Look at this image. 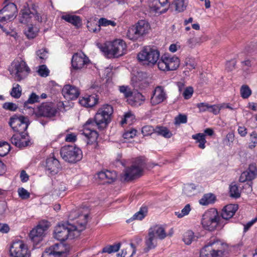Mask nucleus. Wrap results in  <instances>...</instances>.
Instances as JSON below:
<instances>
[{"instance_id":"obj_64","label":"nucleus","mask_w":257,"mask_h":257,"mask_svg":"<svg viewBox=\"0 0 257 257\" xmlns=\"http://www.w3.org/2000/svg\"><path fill=\"white\" fill-rule=\"evenodd\" d=\"M196 106L199 108L200 112H205L209 110V104L207 103H199L197 104Z\"/></svg>"},{"instance_id":"obj_61","label":"nucleus","mask_w":257,"mask_h":257,"mask_svg":"<svg viewBox=\"0 0 257 257\" xmlns=\"http://www.w3.org/2000/svg\"><path fill=\"white\" fill-rule=\"evenodd\" d=\"M134 118V116L131 112H127L124 115V118L121 121V124L122 125L132 121Z\"/></svg>"},{"instance_id":"obj_39","label":"nucleus","mask_w":257,"mask_h":257,"mask_svg":"<svg viewBox=\"0 0 257 257\" xmlns=\"http://www.w3.org/2000/svg\"><path fill=\"white\" fill-rule=\"evenodd\" d=\"M229 192L231 197L236 198L240 196V191L236 184H231L230 185Z\"/></svg>"},{"instance_id":"obj_3","label":"nucleus","mask_w":257,"mask_h":257,"mask_svg":"<svg viewBox=\"0 0 257 257\" xmlns=\"http://www.w3.org/2000/svg\"><path fill=\"white\" fill-rule=\"evenodd\" d=\"M166 236L165 229L162 226L151 227L145 237L144 252L148 253L150 250L155 249L158 245V239L163 240Z\"/></svg>"},{"instance_id":"obj_38","label":"nucleus","mask_w":257,"mask_h":257,"mask_svg":"<svg viewBox=\"0 0 257 257\" xmlns=\"http://www.w3.org/2000/svg\"><path fill=\"white\" fill-rule=\"evenodd\" d=\"M10 94L14 98H18L20 97L22 94V89L20 85L18 84H14Z\"/></svg>"},{"instance_id":"obj_42","label":"nucleus","mask_w":257,"mask_h":257,"mask_svg":"<svg viewBox=\"0 0 257 257\" xmlns=\"http://www.w3.org/2000/svg\"><path fill=\"white\" fill-rule=\"evenodd\" d=\"M174 4L175 6L176 11L178 12H183L187 6V5L185 3V0H175Z\"/></svg>"},{"instance_id":"obj_5","label":"nucleus","mask_w":257,"mask_h":257,"mask_svg":"<svg viewBox=\"0 0 257 257\" xmlns=\"http://www.w3.org/2000/svg\"><path fill=\"white\" fill-rule=\"evenodd\" d=\"M9 71L16 80L20 81L27 76L30 69L23 60L19 58L12 63Z\"/></svg>"},{"instance_id":"obj_41","label":"nucleus","mask_w":257,"mask_h":257,"mask_svg":"<svg viewBox=\"0 0 257 257\" xmlns=\"http://www.w3.org/2000/svg\"><path fill=\"white\" fill-rule=\"evenodd\" d=\"M28 125V119L27 117H25L24 121L21 123V124L19 126L17 127L14 131L20 134L26 133L25 131L27 130Z\"/></svg>"},{"instance_id":"obj_58","label":"nucleus","mask_w":257,"mask_h":257,"mask_svg":"<svg viewBox=\"0 0 257 257\" xmlns=\"http://www.w3.org/2000/svg\"><path fill=\"white\" fill-rule=\"evenodd\" d=\"M193 89L192 87H187L183 93L185 99H188L191 97L193 93Z\"/></svg>"},{"instance_id":"obj_59","label":"nucleus","mask_w":257,"mask_h":257,"mask_svg":"<svg viewBox=\"0 0 257 257\" xmlns=\"http://www.w3.org/2000/svg\"><path fill=\"white\" fill-rule=\"evenodd\" d=\"M18 194L19 196L23 199H26L30 197V193L23 188L18 189Z\"/></svg>"},{"instance_id":"obj_56","label":"nucleus","mask_w":257,"mask_h":257,"mask_svg":"<svg viewBox=\"0 0 257 257\" xmlns=\"http://www.w3.org/2000/svg\"><path fill=\"white\" fill-rule=\"evenodd\" d=\"M59 252H56L58 253ZM42 257H59L57 253H55L50 247L46 248L43 253Z\"/></svg>"},{"instance_id":"obj_36","label":"nucleus","mask_w":257,"mask_h":257,"mask_svg":"<svg viewBox=\"0 0 257 257\" xmlns=\"http://www.w3.org/2000/svg\"><path fill=\"white\" fill-rule=\"evenodd\" d=\"M39 99H40L39 96H38L35 93H31V94L30 95L27 101L24 103V107L27 108H30L31 107L28 106L29 104H33L35 102H39Z\"/></svg>"},{"instance_id":"obj_30","label":"nucleus","mask_w":257,"mask_h":257,"mask_svg":"<svg viewBox=\"0 0 257 257\" xmlns=\"http://www.w3.org/2000/svg\"><path fill=\"white\" fill-rule=\"evenodd\" d=\"M155 2L156 5L151 7V10L152 11H154L159 15L166 12L167 9L161 10L157 4L158 3L161 7H164L168 4V0H155Z\"/></svg>"},{"instance_id":"obj_60","label":"nucleus","mask_w":257,"mask_h":257,"mask_svg":"<svg viewBox=\"0 0 257 257\" xmlns=\"http://www.w3.org/2000/svg\"><path fill=\"white\" fill-rule=\"evenodd\" d=\"M3 108L11 111H15L18 108V106L13 102H6L3 104Z\"/></svg>"},{"instance_id":"obj_7","label":"nucleus","mask_w":257,"mask_h":257,"mask_svg":"<svg viewBox=\"0 0 257 257\" xmlns=\"http://www.w3.org/2000/svg\"><path fill=\"white\" fill-rule=\"evenodd\" d=\"M137 57L140 61H144L149 65H154L160 60V52L157 49L148 46L143 48Z\"/></svg>"},{"instance_id":"obj_49","label":"nucleus","mask_w":257,"mask_h":257,"mask_svg":"<svg viewBox=\"0 0 257 257\" xmlns=\"http://www.w3.org/2000/svg\"><path fill=\"white\" fill-rule=\"evenodd\" d=\"M98 24H99V26H103V27H106L108 26L109 25L114 27L116 26V23L111 20H108L105 18H100L98 21Z\"/></svg>"},{"instance_id":"obj_17","label":"nucleus","mask_w":257,"mask_h":257,"mask_svg":"<svg viewBox=\"0 0 257 257\" xmlns=\"http://www.w3.org/2000/svg\"><path fill=\"white\" fill-rule=\"evenodd\" d=\"M89 60L83 53H75L71 60L72 67L75 70H80L89 63Z\"/></svg>"},{"instance_id":"obj_8","label":"nucleus","mask_w":257,"mask_h":257,"mask_svg":"<svg viewBox=\"0 0 257 257\" xmlns=\"http://www.w3.org/2000/svg\"><path fill=\"white\" fill-rule=\"evenodd\" d=\"M179 58L175 56L165 54L162 55L158 62V68L162 71L176 70L179 66Z\"/></svg>"},{"instance_id":"obj_6","label":"nucleus","mask_w":257,"mask_h":257,"mask_svg":"<svg viewBox=\"0 0 257 257\" xmlns=\"http://www.w3.org/2000/svg\"><path fill=\"white\" fill-rule=\"evenodd\" d=\"M62 159L70 163H75L82 158V152L78 147L73 145L63 146L60 150Z\"/></svg>"},{"instance_id":"obj_14","label":"nucleus","mask_w":257,"mask_h":257,"mask_svg":"<svg viewBox=\"0 0 257 257\" xmlns=\"http://www.w3.org/2000/svg\"><path fill=\"white\" fill-rule=\"evenodd\" d=\"M17 13L16 6L12 3H9L0 10V22L7 23L14 20Z\"/></svg>"},{"instance_id":"obj_63","label":"nucleus","mask_w":257,"mask_h":257,"mask_svg":"<svg viewBox=\"0 0 257 257\" xmlns=\"http://www.w3.org/2000/svg\"><path fill=\"white\" fill-rule=\"evenodd\" d=\"M252 178L250 177L249 174L247 172H243L241 173L240 177H239V181L240 182H245L247 181H251L252 180Z\"/></svg>"},{"instance_id":"obj_46","label":"nucleus","mask_w":257,"mask_h":257,"mask_svg":"<svg viewBox=\"0 0 257 257\" xmlns=\"http://www.w3.org/2000/svg\"><path fill=\"white\" fill-rule=\"evenodd\" d=\"M116 178V174L114 171H106V179L105 183H111L113 182Z\"/></svg>"},{"instance_id":"obj_26","label":"nucleus","mask_w":257,"mask_h":257,"mask_svg":"<svg viewBox=\"0 0 257 257\" xmlns=\"http://www.w3.org/2000/svg\"><path fill=\"white\" fill-rule=\"evenodd\" d=\"M61 18L63 20L77 27H79L81 24V20L80 17L77 16L66 14L63 15Z\"/></svg>"},{"instance_id":"obj_45","label":"nucleus","mask_w":257,"mask_h":257,"mask_svg":"<svg viewBox=\"0 0 257 257\" xmlns=\"http://www.w3.org/2000/svg\"><path fill=\"white\" fill-rule=\"evenodd\" d=\"M240 92L243 98H247L251 94L250 89L246 85H243L241 87Z\"/></svg>"},{"instance_id":"obj_1","label":"nucleus","mask_w":257,"mask_h":257,"mask_svg":"<svg viewBox=\"0 0 257 257\" xmlns=\"http://www.w3.org/2000/svg\"><path fill=\"white\" fill-rule=\"evenodd\" d=\"M113 108L110 105L104 104L100 107L94 117V120L89 119L84 125L83 134L90 141L96 140L98 135L96 128L102 130L106 127L110 121V116L113 113Z\"/></svg>"},{"instance_id":"obj_23","label":"nucleus","mask_w":257,"mask_h":257,"mask_svg":"<svg viewBox=\"0 0 257 257\" xmlns=\"http://www.w3.org/2000/svg\"><path fill=\"white\" fill-rule=\"evenodd\" d=\"M238 209L236 204H230L226 205L222 210L221 216L222 218L228 220L232 218Z\"/></svg>"},{"instance_id":"obj_4","label":"nucleus","mask_w":257,"mask_h":257,"mask_svg":"<svg viewBox=\"0 0 257 257\" xmlns=\"http://www.w3.org/2000/svg\"><path fill=\"white\" fill-rule=\"evenodd\" d=\"M86 229V226H56L54 231V237L63 242L67 239H74L80 236L82 231Z\"/></svg>"},{"instance_id":"obj_21","label":"nucleus","mask_w":257,"mask_h":257,"mask_svg":"<svg viewBox=\"0 0 257 257\" xmlns=\"http://www.w3.org/2000/svg\"><path fill=\"white\" fill-rule=\"evenodd\" d=\"M62 93L66 99L73 100L78 98L80 95V91L74 85L66 84L64 86Z\"/></svg>"},{"instance_id":"obj_9","label":"nucleus","mask_w":257,"mask_h":257,"mask_svg":"<svg viewBox=\"0 0 257 257\" xmlns=\"http://www.w3.org/2000/svg\"><path fill=\"white\" fill-rule=\"evenodd\" d=\"M149 30V24L145 21H139L135 26L129 28L127 36L132 40H136L148 33Z\"/></svg>"},{"instance_id":"obj_32","label":"nucleus","mask_w":257,"mask_h":257,"mask_svg":"<svg viewBox=\"0 0 257 257\" xmlns=\"http://www.w3.org/2000/svg\"><path fill=\"white\" fill-rule=\"evenodd\" d=\"M155 130V133L165 138H170L172 136L171 132L167 127L164 126H157Z\"/></svg>"},{"instance_id":"obj_55","label":"nucleus","mask_w":257,"mask_h":257,"mask_svg":"<svg viewBox=\"0 0 257 257\" xmlns=\"http://www.w3.org/2000/svg\"><path fill=\"white\" fill-rule=\"evenodd\" d=\"M187 117L186 115L180 114L175 118V124H180L181 123H185L187 122Z\"/></svg>"},{"instance_id":"obj_40","label":"nucleus","mask_w":257,"mask_h":257,"mask_svg":"<svg viewBox=\"0 0 257 257\" xmlns=\"http://www.w3.org/2000/svg\"><path fill=\"white\" fill-rule=\"evenodd\" d=\"M118 88L119 92L122 93L125 98H130L132 96L133 92L129 86L122 85L119 86Z\"/></svg>"},{"instance_id":"obj_11","label":"nucleus","mask_w":257,"mask_h":257,"mask_svg":"<svg viewBox=\"0 0 257 257\" xmlns=\"http://www.w3.org/2000/svg\"><path fill=\"white\" fill-rule=\"evenodd\" d=\"M10 252L11 255L14 257H30L31 254L27 245L22 240L13 241Z\"/></svg>"},{"instance_id":"obj_15","label":"nucleus","mask_w":257,"mask_h":257,"mask_svg":"<svg viewBox=\"0 0 257 257\" xmlns=\"http://www.w3.org/2000/svg\"><path fill=\"white\" fill-rule=\"evenodd\" d=\"M49 226H36L29 233V237L34 243L38 244L43 239Z\"/></svg>"},{"instance_id":"obj_12","label":"nucleus","mask_w":257,"mask_h":257,"mask_svg":"<svg viewBox=\"0 0 257 257\" xmlns=\"http://www.w3.org/2000/svg\"><path fill=\"white\" fill-rule=\"evenodd\" d=\"M20 15V21L22 23L32 22L33 19L39 22L42 21L41 17L37 12L36 10L34 8L31 10L27 4H25L23 6Z\"/></svg>"},{"instance_id":"obj_24","label":"nucleus","mask_w":257,"mask_h":257,"mask_svg":"<svg viewBox=\"0 0 257 257\" xmlns=\"http://www.w3.org/2000/svg\"><path fill=\"white\" fill-rule=\"evenodd\" d=\"M98 102L96 96L89 95L83 97L79 99L80 104L86 107H91L94 106Z\"/></svg>"},{"instance_id":"obj_35","label":"nucleus","mask_w":257,"mask_h":257,"mask_svg":"<svg viewBox=\"0 0 257 257\" xmlns=\"http://www.w3.org/2000/svg\"><path fill=\"white\" fill-rule=\"evenodd\" d=\"M192 138L197 141V142L199 144L198 147L202 149L205 148V143L206 141L205 140V135L202 133H198L192 136Z\"/></svg>"},{"instance_id":"obj_34","label":"nucleus","mask_w":257,"mask_h":257,"mask_svg":"<svg viewBox=\"0 0 257 257\" xmlns=\"http://www.w3.org/2000/svg\"><path fill=\"white\" fill-rule=\"evenodd\" d=\"M215 197L211 193L204 194L199 200V203L203 205H207L213 203L215 200Z\"/></svg>"},{"instance_id":"obj_43","label":"nucleus","mask_w":257,"mask_h":257,"mask_svg":"<svg viewBox=\"0 0 257 257\" xmlns=\"http://www.w3.org/2000/svg\"><path fill=\"white\" fill-rule=\"evenodd\" d=\"M200 257H216L211 251V250L206 244L202 248L200 252Z\"/></svg>"},{"instance_id":"obj_37","label":"nucleus","mask_w":257,"mask_h":257,"mask_svg":"<svg viewBox=\"0 0 257 257\" xmlns=\"http://www.w3.org/2000/svg\"><path fill=\"white\" fill-rule=\"evenodd\" d=\"M194 238V232L191 230H188L183 235V240L187 245L190 244Z\"/></svg>"},{"instance_id":"obj_62","label":"nucleus","mask_w":257,"mask_h":257,"mask_svg":"<svg viewBox=\"0 0 257 257\" xmlns=\"http://www.w3.org/2000/svg\"><path fill=\"white\" fill-rule=\"evenodd\" d=\"M137 131L134 129H131L125 132L123 134V137L126 139L133 138L136 135Z\"/></svg>"},{"instance_id":"obj_50","label":"nucleus","mask_w":257,"mask_h":257,"mask_svg":"<svg viewBox=\"0 0 257 257\" xmlns=\"http://www.w3.org/2000/svg\"><path fill=\"white\" fill-rule=\"evenodd\" d=\"M191 210V207L190 204H188L185 205V206L183 208L181 212L178 211L175 212V214L178 216L179 218H181L187 214H189Z\"/></svg>"},{"instance_id":"obj_10","label":"nucleus","mask_w":257,"mask_h":257,"mask_svg":"<svg viewBox=\"0 0 257 257\" xmlns=\"http://www.w3.org/2000/svg\"><path fill=\"white\" fill-rule=\"evenodd\" d=\"M145 164L141 159H138L133 164L125 169L124 171V180L129 181L141 176L143 174Z\"/></svg>"},{"instance_id":"obj_25","label":"nucleus","mask_w":257,"mask_h":257,"mask_svg":"<svg viewBox=\"0 0 257 257\" xmlns=\"http://www.w3.org/2000/svg\"><path fill=\"white\" fill-rule=\"evenodd\" d=\"M144 100V96L140 93H135L132 97H130L127 99L128 103L134 106H140Z\"/></svg>"},{"instance_id":"obj_33","label":"nucleus","mask_w":257,"mask_h":257,"mask_svg":"<svg viewBox=\"0 0 257 257\" xmlns=\"http://www.w3.org/2000/svg\"><path fill=\"white\" fill-rule=\"evenodd\" d=\"M121 244L120 242H118L112 245H107L102 248L101 252L107 253L115 252L119 249Z\"/></svg>"},{"instance_id":"obj_57","label":"nucleus","mask_w":257,"mask_h":257,"mask_svg":"<svg viewBox=\"0 0 257 257\" xmlns=\"http://www.w3.org/2000/svg\"><path fill=\"white\" fill-rule=\"evenodd\" d=\"M39 74L42 77H46L48 75L49 71L46 65H42L39 67L38 71Z\"/></svg>"},{"instance_id":"obj_48","label":"nucleus","mask_w":257,"mask_h":257,"mask_svg":"<svg viewBox=\"0 0 257 257\" xmlns=\"http://www.w3.org/2000/svg\"><path fill=\"white\" fill-rule=\"evenodd\" d=\"M201 42V38L200 37L194 36L188 39L187 43L190 48H193L197 45L200 44Z\"/></svg>"},{"instance_id":"obj_27","label":"nucleus","mask_w":257,"mask_h":257,"mask_svg":"<svg viewBox=\"0 0 257 257\" xmlns=\"http://www.w3.org/2000/svg\"><path fill=\"white\" fill-rule=\"evenodd\" d=\"M39 32V29L33 25H28L24 30V34L27 38L31 39L35 38Z\"/></svg>"},{"instance_id":"obj_19","label":"nucleus","mask_w":257,"mask_h":257,"mask_svg":"<svg viewBox=\"0 0 257 257\" xmlns=\"http://www.w3.org/2000/svg\"><path fill=\"white\" fill-rule=\"evenodd\" d=\"M167 94L164 88L162 86L156 87L153 92L151 98V103L153 105H156L161 103L167 98Z\"/></svg>"},{"instance_id":"obj_28","label":"nucleus","mask_w":257,"mask_h":257,"mask_svg":"<svg viewBox=\"0 0 257 257\" xmlns=\"http://www.w3.org/2000/svg\"><path fill=\"white\" fill-rule=\"evenodd\" d=\"M148 208L146 207H142L140 210L136 212L133 216L126 220L127 223H130L133 220H140L143 219L147 214Z\"/></svg>"},{"instance_id":"obj_2","label":"nucleus","mask_w":257,"mask_h":257,"mask_svg":"<svg viewBox=\"0 0 257 257\" xmlns=\"http://www.w3.org/2000/svg\"><path fill=\"white\" fill-rule=\"evenodd\" d=\"M97 46L107 58L118 57L125 53L126 44L120 39H116L112 42H107L104 44L97 43Z\"/></svg>"},{"instance_id":"obj_52","label":"nucleus","mask_w":257,"mask_h":257,"mask_svg":"<svg viewBox=\"0 0 257 257\" xmlns=\"http://www.w3.org/2000/svg\"><path fill=\"white\" fill-rule=\"evenodd\" d=\"M155 128L151 125H145L142 128V133L144 136H149L155 132Z\"/></svg>"},{"instance_id":"obj_53","label":"nucleus","mask_w":257,"mask_h":257,"mask_svg":"<svg viewBox=\"0 0 257 257\" xmlns=\"http://www.w3.org/2000/svg\"><path fill=\"white\" fill-rule=\"evenodd\" d=\"M87 28L89 31L93 33H98L100 31V26L99 24L97 25L95 23H88Z\"/></svg>"},{"instance_id":"obj_20","label":"nucleus","mask_w":257,"mask_h":257,"mask_svg":"<svg viewBox=\"0 0 257 257\" xmlns=\"http://www.w3.org/2000/svg\"><path fill=\"white\" fill-rule=\"evenodd\" d=\"M11 143L16 147L22 148L29 146L30 142L27 133H16L12 137Z\"/></svg>"},{"instance_id":"obj_13","label":"nucleus","mask_w":257,"mask_h":257,"mask_svg":"<svg viewBox=\"0 0 257 257\" xmlns=\"http://www.w3.org/2000/svg\"><path fill=\"white\" fill-rule=\"evenodd\" d=\"M216 257H221L227 248V244L216 237L211 238L206 244Z\"/></svg>"},{"instance_id":"obj_16","label":"nucleus","mask_w":257,"mask_h":257,"mask_svg":"<svg viewBox=\"0 0 257 257\" xmlns=\"http://www.w3.org/2000/svg\"><path fill=\"white\" fill-rule=\"evenodd\" d=\"M57 109L52 103H45L40 106L35 115L38 116L52 117L56 115Z\"/></svg>"},{"instance_id":"obj_54","label":"nucleus","mask_w":257,"mask_h":257,"mask_svg":"<svg viewBox=\"0 0 257 257\" xmlns=\"http://www.w3.org/2000/svg\"><path fill=\"white\" fill-rule=\"evenodd\" d=\"M67 133L66 134L65 140L67 142L74 143L76 141L77 136L75 133H69L68 131H66Z\"/></svg>"},{"instance_id":"obj_44","label":"nucleus","mask_w":257,"mask_h":257,"mask_svg":"<svg viewBox=\"0 0 257 257\" xmlns=\"http://www.w3.org/2000/svg\"><path fill=\"white\" fill-rule=\"evenodd\" d=\"M10 150V145L7 142H0V156H6Z\"/></svg>"},{"instance_id":"obj_31","label":"nucleus","mask_w":257,"mask_h":257,"mask_svg":"<svg viewBox=\"0 0 257 257\" xmlns=\"http://www.w3.org/2000/svg\"><path fill=\"white\" fill-rule=\"evenodd\" d=\"M25 116L22 115H14L11 117L9 121V125L15 131L17 127L19 126L23 121H24Z\"/></svg>"},{"instance_id":"obj_18","label":"nucleus","mask_w":257,"mask_h":257,"mask_svg":"<svg viewBox=\"0 0 257 257\" xmlns=\"http://www.w3.org/2000/svg\"><path fill=\"white\" fill-rule=\"evenodd\" d=\"M213 223H221L220 217L217 210L211 209L206 211L202 216V225H208Z\"/></svg>"},{"instance_id":"obj_51","label":"nucleus","mask_w":257,"mask_h":257,"mask_svg":"<svg viewBox=\"0 0 257 257\" xmlns=\"http://www.w3.org/2000/svg\"><path fill=\"white\" fill-rule=\"evenodd\" d=\"M48 51L46 49H42L37 51L36 54L40 60V63H43V61L47 58Z\"/></svg>"},{"instance_id":"obj_22","label":"nucleus","mask_w":257,"mask_h":257,"mask_svg":"<svg viewBox=\"0 0 257 257\" xmlns=\"http://www.w3.org/2000/svg\"><path fill=\"white\" fill-rule=\"evenodd\" d=\"M46 171L52 175L57 174L60 170V165L59 161L55 158H49L46 161Z\"/></svg>"},{"instance_id":"obj_29","label":"nucleus","mask_w":257,"mask_h":257,"mask_svg":"<svg viewBox=\"0 0 257 257\" xmlns=\"http://www.w3.org/2000/svg\"><path fill=\"white\" fill-rule=\"evenodd\" d=\"M50 247L56 253V252H60L58 253H57L59 257H61L64 254H66L68 252V250L66 248L64 244L62 243H55Z\"/></svg>"},{"instance_id":"obj_47","label":"nucleus","mask_w":257,"mask_h":257,"mask_svg":"<svg viewBox=\"0 0 257 257\" xmlns=\"http://www.w3.org/2000/svg\"><path fill=\"white\" fill-rule=\"evenodd\" d=\"M252 179H254L257 176V168L255 164H251L249 165L248 170L246 171Z\"/></svg>"}]
</instances>
